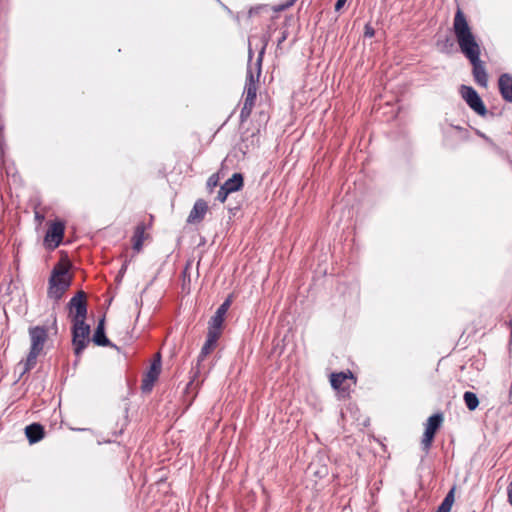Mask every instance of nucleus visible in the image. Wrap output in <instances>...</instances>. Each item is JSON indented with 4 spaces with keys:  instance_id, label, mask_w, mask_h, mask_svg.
<instances>
[{
    "instance_id": "7ed1b4c3",
    "label": "nucleus",
    "mask_w": 512,
    "mask_h": 512,
    "mask_svg": "<svg viewBox=\"0 0 512 512\" xmlns=\"http://www.w3.org/2000/svg\"><path fill=\"white\" fill-rule=\"evenodd\" d=\"M31 347L27 359L24 363L22 373L30 371L37 362V357L42 352L44 345L48 339V329L43 326H35L29 329Z\"/></svg>"
},
{
    "instance_id": "1a4fd4ad",
    "label": "nucleus",
    "mask_w": 512,
    "mask_h": 512,
    "mask_svg": "<svg viewBox=\"0 0 512 512\" xmlns=\"http://www.w3.org/2000/svg\"><path fill=\"white\" fill-rule=\"evenodd\" d=\"M220 335H221V331L208 327L207 339H206V341L200 351V354L198 356L197 367H196L197 370H196L195 374H197L199 372L200 363L215 348ZM194 377H196V375H194Z\"/></svg>"
},
{
    "instance_id": "6e6552de",
    "label": "nucleus",
    "mask_w": 512,
    "mask_h": 512,
    "mask_svg": "<svg viewBox=\"0 0 512 512\" xmlns=\"http://www.w3.org/2000/svg\"><path fill=\"white\" fill-rule=\"evenodd\" d=\"M161 372V357L160 354H156V358L151 363L149 370L144 375L142 380L141 389L143 392H150L154 386V383L159 377Z\"/></svg>"
},
{
    "instance_id": "7c9ffc66",
    "label": "nucleus",
    "mask_w": 512,
    "mask_h": 512,
    "mask_svg": "<svg viewBox=\"0 0 512 512\" xmlns=\"http://www.w3.org/2000/svg\"><path fill=\"white\" fill-rule=\"evenodd\" d=\"M297 0H289L282 8H288L292 5H294V3L296 2Z\"/></svg>"
},
{
    "instance_id": "39448f33",
    "label": "nucleus",
    "mask_w": 512,
    "mask_h": 512,
    "mask_svg": "<svg viewBox=\"0 0 512 512\" xmlns=\"http://www.w3.org/2000/svg\"><path fill=\"white\" fill-rule=\"evenodd\" d=\"M72 344L74 347V353L79 358L83 350L87 347L90 342V325L84 321L72 322Z\"/></svg>"
},
{
    "instance_id": "393cba45",
    "label": "nucleus",
    "mask_w": 512,
    "mask_h": 512,
    "mask_svg": "<svg viewBox=\"0 0 512 512\" xmlns=\"http://www.w3.org/2000/svg\"><path fill=\"white\" fill-rule=\"evenodd\" d=\"M231 194L227 189H225L224 186L221 185L218 194H217V200H219L221 203L225 202L228 195Z\"/></svg>"
},
{
    "instance_id": "2f4dec72",
    "label": "nucleus",
    "mask_w": 512,
    "mask_h": 512,
    "mask_svg": "<svg viewBox=\"0 0 512 512\" xmlns=\"http://www.w3.org/2000/svg\"><path fill=\"white\" fill-rule=\"evenodd\" d=\"M508 402H509V404H512V383H511L509 393H508Z\"/></svg>"
},
{
    "instance_id": "6ab92c4d",
    "label": "nucleus",
    "mask_w": 512,
    "mask_h": 512,
    "mask_svg": "<svg viewBox=\"0 0 512 512\" xmlns=\"http://www.w3.org/2000/svg\"><path fill=\"white\" fill-rule=\"evenodd\" d=\"M442 421L443 415L441 413H436L428 418L425 429L429 432H433V434H436L437 430L441 426Z\"/></svg>"
},
{
    "instance_id": "423d86ee",
    "label": "nucleus",
    "mask_w": 512,
    "mask_h": 512,
    "mask_svg": "<svg viewBox=\"0 0 512 512\" xmlns=\"http://www.w3.org/2000/svg\"><path fill=\"white\" fill-rule=\"evenodd\" d=\"M67 307L72 322L84 321L87 316L86 293L82 290L77 292V294L70 299Z\"/></svg>"
},
{
    "instance_id": "4be33fe9",
    "label": "nucleus",
    "mask_w": 512,
    "mask_h": 512,
    "mask_svg": "<svg viewBox=\"0 0 512 512\" xmlns=\"http://www.w3.org/2000/svg\"><path fill=\"white\" fill-rule=\"evenodd\" d=\"M434 437H435V434H433V432H429L428 430L425 429L423 438L421 441V447L425 452H428L429 449L431 448Z\"/></svg>"
},
{
    "instance_id": "c756f323",
    "label": "nucleus",
    "mask_w": 512,
    "mask_h": 512,
    "mask_svg": "<svg viewBox=\"0 0 512 512\" xmlns=\"http://www.w3.org/2000/svg\"><path fill=\"white\" fill-rule=\"evenodd\" d=\"M126 270H127V262H125V263L122 265V267H121V269H120V271H119V274H120V275H123V274L125 273V271H126Z\"/></svg>"
},
{
    "instance_id": "aec40b11",
    "label": "nucleus",
    "mask_w": 512,
    "mask_h": 512,
    "mask_svg": "<svg viewBox=\"0 0 512 512\" xmlns=\"http://www.w3.org/2000/svg\"><path fill=\"white\" fill-rule=\"evenodd\" d=\"M454 492L455 488L453 487L445 496L444 500L438 507L436 512H450L452 505L454 503Z\"/></svg>"
},
{
    "instance_id": "412c9836",
    "label": "nucleus",
    "mask_w": 512,
    "mask_h": 512,
    "mask_svg": "<svg viewBox=\"0 0 512 512\" xmlns=\"http://www.w3.org/2000/svg\"><path fill=\"white\" fill-rule=\"evenodd\" d=\"M463 400L465 402L466 407L470 411H474L479 405V400H478L477 395L470 391H466L464 393Z\"/></svg>"
},
{
    "instance_id": "f03ea898",
    "label": "nucleus",
    "mask_w": 512,
    "mask_h": 512,
    "mask_svg": "<svg viewBox=\"0 0 512 512\" xmlns=\"http://www.w3.org/2000/svg\"><path fill=\"white\" fill-rule=\"evenodd\" d=\"M69 266L61 262L57 263L48 281V298L58 303L71 285L72 277L69 274Z\"/></svg>"
},
{
    "instance_id": "f257e3e1",
    "label": "nucleus",
    "mask_w": 512,
    "mask_h": 512,
    "mask_svg": "<svg viewBox=\"0 0 512 512\" xmlns=\"http://www.w3.org/2000/svg\"><path fill=\"white\" fill-rule=\"evenodd\" d=\"M453 32L460 51L472 64V73L475 82L482 87H487L488 75L483 62L480 60V45L476 41V37L469 26L467 18L460 8H457L454 16Z\"/></svg>"
},
{
    "instance_id": "72a5a7b5",
    "label": "nucleus",
    "mask_w": 512,
    "mask_h": 512,
    "mask_svg": "<svg viewBox=\"0 0 512 512\" xmlns=\"http://www.w3.org/2000/svg\"><path fill=\"white\" fill-rule=\"evenodd\" d=\"M452 46H453V43L449 39H446L444 47L451 48Z\"/></svg>"
},
{
    "instance_id": "a878e982",
    "label": "nucleus",
    "mask_w": 512,
    "mask_h": 512,
    "mask_svg": "<svg viewBox=\"0 0 512 512\" xmlns=\"http://www.w3.org/2000/svg\"><path fill=\"white\" fill-rule=\"evenodd\" d=\"M364 35L366 37H373L374 36V29L370 25H366L365 26Z\"/></svg>"
},
{
    "instance_id": "cd10ccee",
    "label": "nucleus",
    "mask_w": 512,
    "mask_h": 512,
    "mask_svg": "<svg viewBox=\"0 0 512 512\" xmlns=\"http://www.w3.org/2000/svg\"><path fill=\"white\" fill-rule=\"evenodd\" d=\"M508 502L512 505V482L507 486Z\"/></svg>"
},
{
    "instance_id": "5701e85b",
    "label": "nucleus",
    "mask_w": 512,
    "mask_h": 512,
    "mask_svg": "<svg viewBox=\"0 0 512 512\" xmlns=\"http://www.w3.org/2000/svg\"><path fill=\"white\" fill-rule=\"evenodd\" d=\"M253 107H254V104H251L250 102L243 103V107L241 108V111H240L241 122L246 121L250 117Z\"/></svg>"
},
{
    "instance_id": "ddd939ff",
    "label": "nucleus",
    "mask_w": 512,
    "mask_h": 512,
    "mask_svg": "<svg viewBox=\"0 0 512 512\" xmlns=\"http://www.w3.org/2000/svg\"><path fill=\"white\" fill-rule=\"evenodd\" d=\"M498 88L502 98L512 103V75L509 73L501 74L498 79Z\"/></svg>"
},
{
    "instance_id": "473e14b6",
    "label": "nucleus",
    "mask_w": 512,
    "mask_h": 512,
    "mask_svg": "<svg viewBox=\"0 0 512 512\" xmlns=\"http://www.w3.org/2000/svg\"><path fill=\"white\" fill-rule=\"evenodd\" d=\"M286 40V33L284 32L281 38L278 40V46H280Z\"/></svg>"
},
{
    "instance_id": "bb28decb",
    "label": "nucleus",
    "mask_w": 512,
    "mask_h": 512,
    "mask_svg": "<svg viewBox=\"0 0 512 512\" xmlns=\"http://www.w3.org/2000/svg\"><path fill=\"white\" fill-rule=\"evenodd\" d=\"M347 0H337L335 3V11H339L346 3Z\"/></svg>"
},
{
    "instance_id": "9d476101",
    "label": "nucleus",
    "mask_w": 512,
    "mask_h": 512,
    "mask_svg": "<svg viewBox=\"0 0 512 512\" xmlns=\"http://www.w3.org/2000/svg\"><path fill=\"white\" fill-rule=\"evenodd\" d=\"M64 224L62 222H53L45 235V242L50 248H56L64 236Z\"/></svg>"
},
{
    "instance_id": "b1692460",
    "label": "nucleus",
    "mask_w": 512,
    "mask_h": 512,
    "mask_svg": "<svg viewBox=\"0 0 512 512\" xmlns=\"http://www.w3.org/2000/svg\"><path fill=\"white\" fill-rule=\"evenodd\" d=\"M218 174H212L207 180V188L212 191L218 185Z\"/></svg>"
},
{
    "instance_id": "dca6fc26",
    "label": "nucleus",
    "mask_w": 512,
    "mask_h": 512,
    "mask_svg": "<svg viewBox=\"0 0 512 512\" xmlns=\"http://www.w3.org/2000/svg\"><path fill=\"white\" fill-rule=\"evenodd\" d=\"M244 178L241 173H234L231 178L227 179L222 186L225 187L230 193L237 192L242 189Z\"/></svg>"
},
{
    "instance_id": "0eeeda50",
    "label": "nucleus",
    "mask_w": 512,
    "mask_h": 512,
    "mask_svg": "<svg viewBox=\"0 0 512 512\" xmlns=\"http://www.w3.org/2000/svg\"><path fill=\"white\" fill-rule=\"evenodd\" d=\"M460 94L467 105L478 115L485 116L487 114V109L484 102L473 87L461 85Z\"/></svg>"
},
{
    "instance_id": "f3484780",
    "label": "nucleus",
    "mask_w": 512,
    "mask_h": 512,
    "mask_svg": "<svg viewBox=\"0 0 512 512\" xmlns=\"http://www.w3.org/2000/svg\"><path fill=\"white\" fill-rule=\"evenodd\" d=\"M145 229L146 228H145L144 223H139L135 228V231H134V234L132 237V242H133V249L136 252H140L142 250L143 242L145 239Z\"/></svg>"
},
{
    "instance_id": "a211bd4d",
    "label": "nucleus",
    "mask_w": 512,
    "mask_h": 512,
    "mask_svg": "<svg viewBox=\"0 0 512 512\" xmlns=\"http://www.w3.org/2000/svg\"><path fill=\"white\" fill-rule=\"evenodd\" d=\"M353 375L351 372H349V374H346L344 372H339V373H332L331 376H330V382H331V386L334 388V389H344L343 387V384L344 382L348 379V378H352Z\"/></svg>"
},
{
    "instance_id": "c85d7f7f",
    "label": "nucleus",
    "mask_w": 512,
    "mask_h": 512,
    "mask_svg": "<svg viewBox=\"0 0 512 512\" xmlns=\"http://www.w3.org/2000/svg\"><path fill=\"white\" fill-rule=\"evenodd\" d=\"M253 55H254V52L251 49V47H249V49H248V62H249L248 66H251L250 62L252 61Z\"/></svg>"
},
{
    "instance_id": "2eb2a0df",
    "label": "nucleus",
    "mask_w": 512,
    "mask_h": 512,
    "mask_svg": "<svg viewBox=\"0 0 512 512\" xmlns=\"http://www.w3.org/2000/svg\"><path fill=\"white\" fill-rule=\"evenodd\" d=\"M25 434L29 442L34 444L44 437V428L39 423H32L25 428Z\"/></svg>"
},
{
    "instance_id": "4468645a",
    "label": "nucleus",
    "mask_w": 512,
    "mask_h": 512,
    "mask_svg": "<svg viewBox=\"0 0 512 512\" xmlns=\"http://www.w3.org/2000/svg\"><path fill=\"white\" fill-rule=\"evenodd\" d=\"M92 341L97 346H109V347H112V348H115V349L119 350V347L116 346L115 344H113L106 337V334H105V319L104 318H102L99 321V323H98V325H97V327L95 329Z\"/></svg>"
},
{
    "instance_id": "20e7f679",
    "label": "nucleus",
    "mask_w": 512,
    "mask_h": 512,
    "mask_svg": "<svg viewBox=\"0 0 512 512\" xmlns=\"http://www.w3.org/2000/svg\"><path fill=\"white\" fill-rule=\"evenodd\" d=\"M268 44V39H263V46L259 51L257 61L255 63V71L252 66H248L246 82L244 87L245 100L244 102H250L255 105L256 97H257V82L259 81V77L261 74L262 61L265 54V50Z\"/></svg>"
},
{
    "instance_id": "9b49d317",
    "label": "nucleus",
    "mask_w": 512,
    "mask_h": 512,
    "mask_svg": "<svg viewBox=\"0 0 512 512\" xmlns=\"http://www.w3.org/2000/svg\"><path fill=\"white\" fill-rule=\"evenodd\" d=\"M232 303V296H229L216 310L214 316L209 321V327L221 331L224 317Z\"/></svg>"
},
{
    "instance_id": "f8f14e48",
    "label": "nucleus",
    "mask_w": 512,
    "mask_h": 512,
    "mask_svg": "<svg viewBox=\"0 0 512 512\" xmlns=\"http://www.w3.org/2000/svg\"><path fill=\"white\" fill-rule=\"evenodd\" d=\"M208 210V205L203 199H198L190 211L187 222L190 224L200 223Z\"/></svg>"
}]
</instances>
